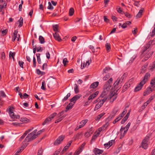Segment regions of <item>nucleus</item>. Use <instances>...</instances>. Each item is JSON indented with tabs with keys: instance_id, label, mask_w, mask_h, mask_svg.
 Wrapping results in <instances>:
<instances>
[{
	"instance_id": "f257e3e1",
	"label": "nucleus",
	"mask_w": 155,
	"mask_h": 155,
	"mask_svg": "<svg viewBox=\"0 0 155 155\" xmlns=\"http://www.w3.org/2000/svg\"><path fill=\"white\" fill-rule=\"evenodd\" d=\"M114 91V88L112 87V84H109L108 82H106L103 87V91L101 94V96L103 97L107 95L108 94Z\"/></svg>"
},
{
	"instance_id": "f03ea898",
	"label": "nucleus",
	"mask_w": 155,
	"mask_h": 155,
	"mask_svg": "<svg viewBox=\"0 0 155 155\" xmlns=\"http://www.w3.org/2000/svg\"><path fill=\"white\" fill-rule=\"evenodd\" d=\"M37 136V135L33 134L31 133L29 134H28L26 137L24 141L23 142V144L25 142H28L35 139L36 138Z\"/></svg>"
},
{
	"instance_id": "7ed1b4c3",
	"label": "nucleus",
	"mask_w": 155,
	"mask_h": 155,
	"mask_svg": "<svg viewBox=\"0 0 155 155\" xmlns=\"http://www.w3.org/2000/svg\"><path fill=\"white\" fill-rule=\"evenodd\" d=\"M150 137L149 136H147L143 140L142 143L141 147L144 149H146L148 147L147 142L149 139Z\"/></svg>"
},
{
	"instance_id": "20e7f679",
	"label": "nucleus",
	"mask_w": 155,
	"mask_h": 155,
	"mask_svg": "<svg viewBox=\"0 0 155 155\" xmlns=\"http://www.w3.org/2000/svg\"><path fill=\"white\" fill-rule=\"evenodd\" d=\"M64 137L65 136L64 135H61L54 141V144L55 145H59L62 142Z\"/></svg>"
},
{
	"instance_id": "39448f33",
	"label": "nucleus",
	"mask_w": 155,
	"mask_h": 155,
	"mask_svg": "<svg viewBox=\"0 0 155 155\" xmlns=\"http://www.w3.org/2000/svg\"><path fill=\"white\" fill-rule=\"evenodd\" d=\"M117 97V94L115 92H113L111 94L109 95V98L111 99V102H113L115 100Z\"/></svg>"
},
{
	"instance_id": "423d86ee",
	"label": "nucleus",
	"mask_w": 155,
	"mask_h": 155,
	"mask_svg": "<svg viewBox=\"0 0 155 155\" xmlns=\"http://www.w3.org/2000/svg\"><path fill=\"white\" fill-rule=\"evenodd\" d=\"M144 84L143 81H141L140 83L135 87L134 91L135 92H137L140 90L143 85Z\"/></svg>"
},
{
	"instance_id": "0eeeda50",
	"label": "nucleus",
	"mask_w": 155,
	"mask_h": 155,
	"mask_svg": "<svg viewBox=\"0 0 155 155\" xmlns=\"http://www.w3.org/2000/svg\"><path fill=\"white\" fill-rule=\"evenodd\" d=\"M18 31L17 30H15L14 35L12 36V41H14L16 39V38H17V40L18 41L19 40V35H18V37L17 36Z\"/></svg>"
},
{
	"instance_id": "6e6552de",
	"label": "nucleus",
	"mask_w": 155,
	"mask_h": 155,
	"mask_svg": "<svg viewBox=\"0 0 155 155\" xmlns=\"http://www.w3.org/2000/svg\"><path fill=\"white\" fill-rule=\"evenodd\" d=\"M150 74L149 73H147L144 76V78L143 80L141 81H143V82L144 84H145L146 82H147L148 79H149L150 77Z\"/></svg>"
},
{
	"instance_id": "1a4fd4ad",
	"label": "nucleus",
	"mask_w": 155,
	"mask_h": 155,
	"mask_svg": "<svg viewBox=\"0 0 155 155\" xmlns=\"http://www.w3.org/2000/svg\"><path fill=\"white\" fill-rule=\"evenodd\" d=\"M98 94V91H97L94 93L89 96L88 98V100L89 101H91V100L94 99L97 96Z\"/></svg>"
},
{
	"instance_id": "9d476101",
	"label": "nucleus",
	"mask_w": 155,
	"mask_h": 155,
	"mask_svg": "<svg viewBox=\"0 0 155 155\" xmlns=\"http://www.w3.org/2000/svg\"><path fill=\"white\" fill-rule=\"evenodd\" d=\"M152 91L153 88L150 86L146 89L143 95L144 96L147 95Z\"/></svg>"
},
{
	"instance_id": "9b49d317",
	"label": "nucleus",
	"mask_w": 155,
	"mask_h": 155,
	"mask_svg": "<svg viewBox=\"0 0 155 155\" xmlns=\"http://www.w3.org/2000/svg\"><path fill=\"white\" fill-rule=\"evenodd\" d=\"M127 131L128 130H126L121 127L120 129L121 137H123L126 134Z\"/></svg>"
},
{
	"instance_id": "f8f14e48",
	"label": "nucleus",
	"mask_w": 155,
	"mask_h": 155,
	"mask_svg": "<svg viewBox=\"0 0 155 155\" xmlns=\"http://www.w3.org/2000/svg\"><path fill=\"white\" fill-rule=\"evenodd\" d=\"M86 144L85 143H83L77 149V151L79 154L82 152L83 150L84 147Z\"/></svg>"
},
{
	"instance_id": "ddd939ff",
	"label": "nucleus",
	"mask_w": 155,
	"mask_h": 155,
	"mask_svg": "<svg viewBox=\"0 0 155 155\" xmlns=\"http://www.w3.org/2000/svg\"><path fill=\"white\" fill-rule=\"evenodd\" d=\"M53 35L54 38L58 41L60 42L61 41V39L57 32H55L54 34Z\"/></svg>"
},
{
	"instance_id": "4468645a",
	"label": "nucleus",
	"mask_w": 155,
	"mask_h": 155,
	"mask_svg": "<svg viewBox=\"0 0 155 155\" xmlns=\"http://www.w3.org/2000/svg\"><path fill=\"white\" fill-rule=\"evenodd\" d=\"M94 152L96 155L99 154L100 155L103 153V150H100L98 148H95L94 150Z\"/></svg>"
},
{
	"instance_id": "2eb2a0df",
	"label": "nucleus",
	"mask_w": 155,
	"mask_h": 155,
	"mask_svg": "<svg viewBox=\"0 0 155 155\" xmlns=\"http://www.w3.org/2000/svg\"><path fill=\"white\" fill-rule=\"evenodd\" d=\"M82 137V135L81 133H78L76 135H74L73 137L74 140H78Z\"/></svg>"
},
{
	"instance_id": "dca6fc26",
	"label": "nucleus",
	"mask_w": 155,
	"mask_h": 155,
	"mask_svg": "<svg viewBox=\"0 0 155 155\" xmlns=\"http://www.w3.org/2000/svg\"><path fill=\"white\" fill-rule=\"evenodd\" d=\"M87 121H88V120L87 119L83 120L82 121H81V122H80V125H79L82 128L84 126V125L87 122Z\"/></svg>"
},
{
	"instance_id": "f3484780",
	"label": "nucleus",
	"mask_w": 155,
	"mask_h": 155,
	"mask_svg": "<svg viewBox=\"0 0 155 155\" xmlns=\"http://www.w3.org/2000/svg\"><path fill=\"white\" fill-rule=\"evenodd\" d=\"M124 75H123L121 77L118 78L116 81L118 82L120 84L122 83V82L123 79H124Z\"/></svg>"
},
{
	"instance_id": "a211bd4d",
	"label": "nucleus",
	"mask_w": 155,
	"mask_h": 155,
	"mask_svg": "<svg viewBox=\"0 0 155 155\" xmlns=\"http://www.w3.org/2000/svg\"><path fill=\"white\" fill-rule=\"evenodd\" d=\"M99 82L97 81L93 83L90 86V87L93 88H96L98 85Z\"/></svg>"
},
{
	"instance_id": "6ab92c4d",
	"label": "nucleus",
	"mask_w": 155,
	"mask_h": 155,
	"mask_svg": "<svg viewBox=\"0 0 155 155\" xmlns=\"http://www.w3.org/2000/svg\"><path fill=\"white\" fill-rule=\"evenodd\" d=\"M20 121L25 123H27L30 122V121L29 119L26 117L21 118L20 119Z\"/></svg>"
},
{
	"instance_id": "aec40b11",
	"label": "nucleus",
	"mask_w": 155,
	"mask_h": 155,
	"mask_svg": "<svg viewBox=\"0 0 155 155\" xmlns=\"http://www.w3.org/2000/svg\"><path fill=\"white\" fill-rule=\"evenodd\" d=\"M151 54L150 53L146 54L144 56L143 59L142 60V61H145L147 60L151 56Z\"/></svg>"
},
{
	"instance_id": "412c9836",
	"label": "nucleus",
	"mask_w": 155,
	"mask_h": 155,
	"mask_svg": "<svg viewBox=\"0 0 155 155\" xmlns=\"http://www.w3.org/2000/svg\"><path fill=\"white\" fill-rule=\"evenodd\" d=\"M105 114V113H101L100 114L98 115L95 118V120H99Z\"/></svg>"
},
{
	"instance_id": "4be33fe9",
	"label": "nucleus",
	"mask_w": 155,
	"mask_h": 155,
	"mask_svg": "<svg viewBox=\"0 0 155 155\" xmlns=\"http://www.w3.org/2000/svg\"><path fill=\"white\" fill-rule=\"evenodd\" d=\"M74 89L75 94H77L78 93H79V89L78 88V86L76 84H74Z\"/></svg>"
},
{
	"instance_id": "5701e85b",
	"label": "nucleus",
	"mask_w": 155,
	"mask_h": 155,
	"mask_svg": "<svg viewBox=\"0 0 155 155\" xmlns=\"http://www.w3.org/2000/svg\"><path fill=\"white\" fill-rule=\"evenodd\" d=\"M120 84L118 82L116 81L113 84V87H114V89L115 91L116 89H118L119 87V86L118 87V86Z\"/></svg>"
},
{
	"instance_id": "b1692460",
	"label": "nucleus",
	"mask_w": 155,
	"mask_h": 155,
	"mask_svg": "<svg viewBox=\"0 0 155 155\" xmlns=\"http://www.w3.org/2000/svg\"><path fill=\"white\" fill-rule=\"evenodd\" d=\"M105 47L107 52H109L110 49V45L109 43H107L105 44Z\"/></svg>"
},
{
	"instance_id": "393cba45",
	"label": "nucleus",
	"mask_w": 155,
	"mask_h": 155,
	"mask_svg": "<svg viewBox=\"0 0 155 155\" xmlns=\"http://www.w3.org/2000/svg\"><path fill=\"white\" fill-rule=\"evenodd\" d=\"M116 9L117 11L119 13L121 14H123L124 13V12L123 11L121 8L119 6H117L116 7Z\"/></svg>"
},
{
	"instance_id": "a878e982",
	"label": "nucleus",
	"mask_w": 155,
	"mask_h": 155,
	"mask_svg": "<svg viewBox=\"0 0 155 155\" xmlns=\"http://www.w3.org/2000/svg\"><path fill=\"white\" fill-rule=\"evenodd\" d=\"M51 120V119L49 117L47 118L44 121L42 125H44L45 124H47L49 123V122Z\"/></svg>"
},
{
	"instance_id": "bb28decb",
	"label": "nucleus",
	"mask_w": 155,
	"mask_h": 155,
	"mask_svg": "<svg viewBox=\"0 0 155 155\" xmlns=\"http://www.w3.org/2000/svg\"><path fill=\"white\" fill-rule=\"evenodd\" d=\"M19 23V25H18V27L20 28L21 27L23 24V18L22 17H21L20 19L18 21Z\"/></svg>"
},
{
	"instance_id": "cd10ccee",
	"label": "nucleus",
	"mask_w": 155,
	"mask_h": 155,
	"mask_svg": "<svg viewBox=\"0 0 155 155\" xmlns=\"http://www.w3.org/2000/svg\"><path fill=\"white\" fill-rule=\"evenodd\" d=\"M143 12V10L140 9L139 10V12L137 15L136 17L137 18H140L141 17L142 15V13Z\"/></svg>"
},
{
	"instance_id": "c85d7f7f",
	"label": "nucleus",
	"mask_w": 155,
	"mask_h": 155,
	"mask_svg": "<svg viewBox=\"0 0 155 155\" xmlns=\"http://www.w3.org/2000/svg\"><path fill=\"white\" fill-rule=\"evenodd\" d=\"M9 114L10 117L12 119L15 118V115L14 113L12 111V110L11 108L9 109Z\"/></svg>"
},
{
	"instance_id": "c756f323",
	"label": "nucleus",
	"mask_w": 155,
	"mask_h": 155,
	"mask_svg": "<svg viewBox=\"0 0 155 155\" xmlns=\"http://www.w3.org/2000/svg\"><path fill=\"white\" fill-rule=\"evenodd\" d=\"M99 135V133L97 132L96 134H94L92 138L91 141H94L95 139L97 138V137Z\"/></svg>"
},
{
	"instance_id": "7c9ffc66",
	"label": "nucleus",
	"mask_w": 155,
	"mask_h": 155,
	"mask_svg": "<svg viewBox=\"0 0 155 155\" xmlns=\"http://www.w3.org/2000/svg\"><path fill=\"white\" fill-rule=\"evenodd\" d=\"M150 69L151 71H153L155 68V61L151 64L149 66Z\"/></svg>"
},
{
	"instance_id": "2f4dec72",
	"label": "nucleus",
	"mask_w": 155,
	"mask_h": 155,
	"mask_svg": "<svg viewBox=\"0 0 155 155\" xmlns=\"http://www.w3.org/2000/svg\"><path fill=\"white\" fill-rule=\"evenodd\" d=\"M40 42L41 44H43L45 43V39L43 37L41 36H40L39 38Z\"/></svg>"
},
{
	"instance_id": "473e14b6",
	"label": "nucleus",
	"mask_w": 155,
	"mask_h": 155,
	"mask_svg": "<svg viewBox=\"0 0 155 155\" xmlns=\"http://www.w3.org/2000/svg\"><path fill=\"white\" fill-rule=\"evenodd\" d=\"M36 71L38 75H42L45 74L44 72L41 71L39 69H37Z\"/></svg>"
},
{
	"instance_id": "72a5a7b5",
	"label": "nucleus",
	"mask_w": 155,
	"mask_h": 155,
	"mask_svg": "<svg viewBox=\"0 0 155 155\" xmlns=\"http://www.w3.org/2000/svg\"><path fill=\"white\" fill-rule=\"evenodd\" d=\"M74 10L72 8H70L69 10V15L70 16H72L74 13Z\"/></svg>"
},
{
	"instance_id": "f704fd0d",
	"label": "nucleus",
	"mask_w": 155,
	"mask_h": 155,
	"mask_svg": "<svg viewBox=\"0 0 155 155\" xmlns=\"http://www.w3.org/2000/svg\"><path fill=\"white\" fill-rule=\"evenodd\" d=\"M118 111V109L117 107H115L113 110L111 112L113 114L115 115L117 113Z\"/></svg>"
},
{
	"instance_id": "c9c22d12",
	"label": "nucleus",
	"mask_w": 155,
	"mask_h": 155,
	"mask_svg": "<svg viewBox=\"0 0 155 155\" xmlns=\"http://www.w3.org/2000/svg\"><path fill=\"white\" fill-rule=\"evenodd\" d=\"M110 77V74H106L103 78V80L104 81H106Z\"/></svg>"
},
{
	"instance_id": "e433bc0d",
	"label": "nucleus",
	"mask_w": 155,
	"mask_h": 155,
	"mask_svg": "<svg viewBox=\"0 0 155 155\" xmlns=\"http://www.w3.org/2000/svg\"><path fill=\"white\" fill-rule=\"evenodd\" d=\"M24 147H21L16 152L15 155H18L19 153L24 150Z\"/></svg>"
},
{
	"instance_id": "4c0bfd02",
	"label": "nucleus",
	"mask_w": 155,
	"mask_h": 155,
	"mask_svg": "<svg viewBox=\"0 0 155 155\" xmlns=\"http://www.w3.org/2000/svg\"><path fill=\"white\" fill-rule=\"evenodd\" d=\"M109 125V123L108 122L106 123L102 127V129L104 130H105L107 128L108 126Z\"/></svg>"
},
{
	"instance_id": "58836bf2",
	"label": "nucleus",
	"mask_w": 155,
	"mask_h": 155,
	"mask_svg": "<svg viewBox=\"0 0 155 155\" xmlns=\"http://www.w3.org/2000/svg\"><path fill=\"white\" fill-rule=\"evenodd\" d=\"M6 96V95L5 94V92L3 91H0V97H5Z\"/></svg>"
},
{
	"instance_id": "ea45409f",
	"label": "nucleus",
	"mask_w": 155,
	"mask_h": 155,
	"mask_svg": "<svg viewBox=\"0 0 155 155\" xmlns=\"http://www.w3.org/2000/svg\"><path fill=\"white\" fill-rule=\"evenodd\" d=\"M110 68L108 67H106L104 68L103 70V73H107L108 71L110 70Z\"/></svg>"
},
{
	"instance_id": "a19ab883",
	"label": "nucleus",
	"mask_w": 155,
	"mask_h": 155,
	"mask_svg": "<svg viewBox=\"0 0 155 155\" xmlns=\"http://www.w3.org/2000/svg\"><path fill=\"white\" fill-rule=\"evenodd\" d=\"M115 115L114 114H113L112 113H111L110 115L108 117V119L110 120H111L113 119Z\"/></svg>"
},
{
	"instance_id": "79ce46f5",
	"label": "nucleus",
	"mask_w": 155,
	"mask_h": 155,
	"mask_svg": "<svg viewBox=\"0 0 155 155\" xmlns=\"http://www.w3.org/2000/svg\"><path fill=\"white\" fill-rule=\"evenodd\" d=\"M45 82L44 81H43L42 82V85L41 87V88L43 90H46L45 87Z\"/></svg>"
},
{
	"instance_id": "37998d69",
	"label": "nucleus",
	"mask_w": 155,
	"mask_h": 155,
	"mask_svg": "<svg viewBox=\"0 0 155 155\" xmlns=\"http://www.w3.org/2000/svg\"><path fill=\"white\" fill-rule=\"evenodd\" d=\"M48 6L47 7L48 9L50 10H52L53 9V7L51 4L50 2H49L48 3Z\"/></svg>"
},
{
	"instance_id": "c03bdc74",
	"label": "nucleus",
	"mask_w": 155,
	"mask_h": 155,
	"mask_svg": "<svg viewBox=\"0 0 155 155\" xmlns=\"http://www.w3.org/2000/svg\"><path fill=\"white\" fill-rule=\"evenodd\" d=\"M15 54V53L12 52V51H10L9 53V57H11L13 59H14V56Z\"/></svg>"
},
{
	"instance_id": "a18cd8bd",
	"label": "nucleus",
	"mask_w": 155,
	"mask_h": 155,
	"mask_svg": "<svg viewBox=\"0 0 155 155\" xmlns=\"http://www.w3.org/2000/svg\"><path fill=\"white\" fill-rule=\"evenodd\" d=\"M74 105V104H69L66 107V109L67 110H69L71 109L72 107V106Z\"/></svg>"
},
{
	"instance_id": "49530a36",
	"label": "nucleus",
	"mask_w": 155,
	"mask_h": 155,
	"mask_svg": "<svg viewBox=\"0 0 155 155\" xmlns=\"http://www.w3.org/2000/svg\"><path fill=\"white\" fill-rule=\"evenodd\" d=\"M121 119V117H120L119 116L118 117L113 121V124H115L117 122L120 120Z\"/></svg>"
},
{
	"instance_id": "de8ad7c7",
	"label": "nucleus",
	"mask_w": 155,
	"mask_h": 155,
	"mask_svg": "<svg viewBox=\"0 0 155 155\" xmlns=\"http://www.w3.org/2000/svg\"><path fill=\"white\" fill-rule=\"evenodd\" d=\"M68 61L67 60V58H64V59L63 61V63L64 64V66H65L66 64L68 63Z\"/></svg>"
},
{
	"instance_id": "09e8293b",
	"label": "nucleus",
	"mask_w": 155,
	"mask_h": 155,
	"mask_svg": "<svg viewBox=\"0 0 155 155\" xmlns=\"http://www.w3.org/2000/svg\"><path fill=\"white\" fill-rule=\"evenodd\" d=\"M33 66L34 68H35L36 67V59L35 56H34L33 57Z\"/></svg>"
},
{
	"instance_id": "8fccbe9b",
	"label": "nucleus",
	"mask_w": 155,
	"mask_h": 155,
	"mask_svg": "<svg viewBox=\"0 0 155 155\" xmlns=\"http://www.w3.org/2000/svg\"><path fill=\"white\" fill-rule=\"evenodd\" d=\"M1 58L3 60H4L5 59V54L4 52H2V53Z\"/></svg>"
},
{
	"instance_id": "3c124183",
	"label": "nucleus",
	"mask_w": 155,
	"mask_h": 155,
	"mask_svg": "<svg viewBox=\"0 0 155 155\" xmlns=\"http://www.w3.org/2000/svg\"><path fill=\"white\" fill-rule=\"evenodd\" d=\"M63 118V117H61L58 118V119H57L55 121V123H58L61 121Z\"/></svg>"
},
{
	"instance_id": "603ef678",
	"label": "nucleus",
	"mask_w": 155,
	"mask_h": 155,
	"mask_svg": "<svg viewBox=\"0 0 155 155\" xmlns=\"http://www.w3.org/2000/svg\"><path fill=\"white\" fill-rule=\"evenodd\" d=\"M43 150L41 148H40L38 151L37 155H42Z\"/></svg>"
},
{
	"instance_id": "864d4df0",
	"label": "nucleus",
	"mask_w": 155,
	"mask_h": 155,
	"mask_svg": "<svg viewBox=\"0 0 155 155\" xmlns=\"http://www.w3.org/2000/svg\"><path fill=\"white\" fill-rule=\"evenodd\" d=\"M70 95L71 94L70 93H68L67 95L64 97L63 100L64 101H66V100H67L68 98L70 97Z\"/></svg>"
},
{
	"instance_id": "5fc2aeb1",
	"label": "nucleus",
	"mask_w": 155,
	"mask_h": 155,
	"mask_svg": "<svg viewBox=\"0 0 155 155\" xmlns=\"http://www.w3.org/2000/svg\"><path fill=\"white\" fill-rule=\"evenodd\" d=\"M131 124V123L130 122H129L128 124H127V125L124 127H123L125 129L127 130H128L130 125Z\"/></svg>"
},
{
	"instance_id": "6e6d98bb",
	"label": "nucleus",
	"mask_w": 155,
	"mask_h": 155,
	"mask_svg": "<svg viewBox=\"0 0 155 155\" xmlns=\"http://www.w3.org/2000/svg\"><path fill=\"white\" fill-rule=\"evenodd\" d=\"M148 64H146L143 66L141 68V70L143 71V72H144L146 70V68Z\"/></svg>"
},
{
	"instance_id": "4d7b16f0",
	"label": "nucleus",
	"mask_w": 155,
	"mask_h": 155,
	"mask_svg": "<svg viewBox=\"0 0 155 155\" xmlns=\"http://www.w3.org/2000/svg\"><path fill=\"white\" fill-rule=\"evenodd\" d=\"M91 62V60L87 61L85 64V67H88Z\"/></svg>"
},
{
	"instance_id": "13d9d810",
	"label": "nucleus",
	"mask_w": 155,
	"mask_h": 155,
	"mask_svg": "<svg viewBox=\"0 0 155 155\" xmlns=\"http://www.w3.org/2000/svg\"><path fill=\"white\" fill-rule=\"evenodd\" d=\"M56 114H57L56 113H54L51 114L49 117L50 118L51 120L52 119L54 118V117L56 115Z\"/></svg>"
},
{
	"instance_id": "bf43d9fd",
	"label": "nucleus",
	"mask_w": 155,
	"mask_h": 155,
	"mask_svg": "<svg viewBox=\"0 0 155 155\" xmlns=\"http://www.w3.org/2000/svg\"><path fill=\"white\" fill-rule=\"evenodd\" d=\"M125 16L127 18H130L131 17V15L127 12L124 13Z\"/></svg>"
},
{
	"instance_id": "052dcab7",
	"label": "nucleus",
	"mask_w": 155,
	"mask_h": 155,
	"mask_svg": "<svg viewBox=\"0 0 155 155\" xmlns=\"http://www.w3.org/2000/svg\"><path fill=\"white\" fill-rule=\"evenodd\" d=\"M101 106H100V105H99L98 104H97L96 106H95V107L94 108V110H97L98 109H99L101 107Z\"/></svg>"
},
{
	"instance_id": "680f3d73",
	"label": "nucleus",
	"mask_w": 155,
	"mask_h": 155,
	"mask_svg": "<svg viewBox=\"0 0 155 155\" xmlns=\"http://www.w3.org/2000/svg\"><path fill=\"white\" fill-rule=\"evenodd\" d=\"M126 110H124L121 114L120 116L119 117H121V118H122L123 117L124 115L126 114Z\"/></svg>"
},
{
	"instance_id": "e2e57ef3",
	"label": "nucleus",
	"mask_w": 155,
	"mask_h": 155,
	"mask_svg": "<svg viewBox=\"0 0 155 155\" xmlns=\"http://www.w3.org/2000/svg\"><path fill=\"white\" fill-rule=\"evenodd\" d=\"M134 79L133 78H131L130 79L129 81L127 82L128 84L131 86L133 84V82Z\"/></svg>"
},
{
	"instance_id": "0e129e2a",
	"label": "nucleus",
	"mask_w": 155,
	"mask_h": 155,
	"mask_svg": "<svg viewBox=\"0 0 155 155\" xmlns=\"http://www.w3.org/2000/svg\"><path fill=\"white\" fill-rule=\"evenodd\" d=\"M47 65L46 63H44L43 64L42 66L41 69L42 70H44L45 69H46L47 67Z\"/></svg>"
},
{
	"instance_id": "69168bd1",
	"label": "nucleus",
	"mask_w": 155,
	"mask_h": 155,
	"mask_svg": "<svg viewBox=\"0 0 155 155\" xmlns=\"http://www.w3.org/2000/svg\"><path fill=\"white\" fill-rule=\"evenodd\" d=\"M114 142V140H112L110 141L108 143L109 146H111Z\"/></svg>"
},
{
	"instance_id": "338daca9",
	"label": "nucleus",
	"mask_w": 155,
	"mask_h": 155,
	"mask_svg": "<svg viewBox=\"0 0 155 155\" xmlns=\"http://www.w3.org/2000/svg\"><path fill=\"white\" fill-rule=\"evenodd\" d=\"M7 29L4 30L2 31V35H5L7 32Z\"/></svg>"
},
{
	"instance_id": "774afa93",
	"label": "nucleus",
	"mask_w": 155,
	"mask_h": 155,
	"mask_svg": "<svg viewBox=\"0 0 155 155\" xmlns=\"http://www.w3.org/2000/svg\"><path fill=\"white\" fill-rule=\"evenodd\" d=\"M150 84L152 85H155V78L153 79L150 82Z\"/></svg>"
}]
</instances>
